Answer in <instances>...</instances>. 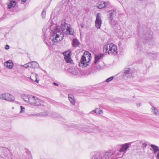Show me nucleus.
<instances>
[{
  "label": "nucleus",
  "instance_id": "31",
  "mask_svg": "<svg viewBox=\"0 0 159 159\" xmlns=\"http://www.w3.org/2000/svg\"><path fill=\"white\" fill-rule=\"evenodd\" d=\"M114 78V77L113 76L111 77L108 78H107L106 80V82L107 83L109 82L111 80H112Z\"/></svg>",
  "mask_w": 159,
  "mask_h": 159
},
{
  "label": "nucleus",
  "instance_id": "15",
  "mask_svg": "<svg viewBox=\"0 0 159 159\" xmlns=\"http://www.w3.org/2000/svg\"><path fill=\"white\" fill-rule=\"evenodd\" d=\"M68 98L70 102L73 105H74L75 103V101L74 95L71 94H69L68 95Z\"/></svg>",
  "mask_w": 159,
  "mask_h": 159
},
{
  "label": "nucleus",
  "instance_id": "9",
  "mask_svg": "<svg viewBox=\"0 0 159 159\" xmlns=\"http://www.w3.org/2000/svg\"><path fill=\"white\" fill-rule=\"evenodd\" d=\"M78 68L75 66H72L68 69V72L72 75H76L78 73Z\"/></svg>",
  "mask_w": 159,
  "mask_h": 159
},
{
  "label": "nucleus",
  "instance_id": "6",
  "mask_svg": "<svg viewBox=\"0 0 159 159\" xmlns=\"http://www.w3.org/2000/svg\"><path fill=\"white\" fill-rule=\"evenodd\" d=\"M110 16L109 17V19L110 20L111 24L112 25L115 29H116V26L118 25V24L117 23L116 21L115 22L114 21H113V19L115 17L116 15V12L115 10H111L110 11Z\"/></svg>",
  "mask_w": 159,
  "mask_h": 159
},
{
  "label": "nucleus",
  "instance_id": "4",
  "mask_svg": "<svg viewBox=\"0 0 159 159\" xmlns=\"http://www.w3.org/2000/svg\"><path fill=\"white\" fill-rule=\"evenodd\" d=\"M103 50L105 53H107L110 55H116L118 53L117 46L113 43H109L105 45Z\"/></svg>",
  "mask_w": 159,
  "mask_h": 159
},
{
  "label": "nucleus",
  "instance_id": "38",
  "mask_svg": "<svg viewBox=\"0 0 159 159\" xmlns=\"http://www.w3.org/2000/svg\"><path fill=\"white\" fill-rule=\"evenodd\" d=\"M156 157L157 159H159V152L157 154Z\"/></svg>",
  "mask_w": 159,
  "mask_h": 159
},
{
  "label": "nucleus",
  "instance_id": "10",
  "mask_svg": "<svg viewBox=\"0 0 159 159\" xmlns=\"http://www.w3.org/2000/svg\"><path fill=\"white\" fill-rule=\"evenodd\" d=\"M129 143H125L124 144L121 145H118V146H121V148L120 149V152H123L124 154L127 151V149L129 148Z\"/></svg>",
  "mask_w": 159,
  "mask_h": 159
},
{
  "label": "nucleus",
  "instance_id": "5",
  "mask_svg": "<svg viewBox=\"0 0 159 159\" xmlns=\"http://www.w3.org/2000/svg\"><path fill=\"white\" fill-rule=\"evenodd\" d=\"M91 59V54L88 51H85L82 56L80 62V66L85 68L88 65V63Z\"/></svg>",
  "mask_w": 159,
  "mask_h": 159
},
{
  "label": "nucleus",
  "instance_id": "40",
  "mask_svg": "<svg viewBox=\"0 0 159 159\" xmlns=\"http://www.w3.org/2000/svg\"><path fill=\"white\" fill-rule=\"evenodd\" d=\"M141 105V103H139L138 104H137V105L138 107H140Z\"/></svg>",
  "mask_w": 159,
  "mask_h": 159
},
{
  "label": "nucleus",
  "instance_id": "13",
  "mask_svg": "<svg viewBox=\"0 0 159 159\" xmlns=\"http://www.w3.org/2000/svg\"><path fill=\"white\" fill-rule=\"evenodd\" d=\"M108 4V2H106L101 1L98 3V7L99 9H102L107 6Z\"/></svg>",
  "mask_w": 159,
  "mask_h": 159
},
{
  "label": "nucleus",
  "instance_id": "37",
  "mask_svg": "<svg viewBox=\"0 0 159 159\" xmlns=\"http://www.w3.org/2000/svg\"><path fill=\"white\" fill-rule=\"evenodd\" d=\"M102 67L101 66H100L99 65V66H97V69H101Z\"/></svg>",
  "mask_w": 159,
  "mask_h": 159
},
{
  "label": "nucleus",
  "instance_id": "26",
  "mask_svg": "<svg viewBox=\"0 0 159 159\" xmlns=\"http://www.w3.org/2000/svg\"><path fill=\"white\" fill-rule=\"evenodd\" d=\"M96 114H102L103 112L102 110H101L99 108H97Z\"/></svg>",
  "mask_w": 159,
  "mask_h": 159
},
{
  "label": "nucleus",
  "instance_id": "41",
  "mask_svg": "<svg viewBox=\"0 0 159 159\" xmlns=\"http://www.w3.org/2000/svg\"><path fill=\"white\" fill-rule=\"evenodd\" d=\"M80 26L82 28H83L84 27V25L83 24H80Z\"/></svg>",
  "mask_w": 159,
  "mask_h": 159
},
{
  "label": "nucleus",
  "instance_id": "25",
  "mask_svg": "<svg viewBox=\"0 0 159 159\" xmlns=\"http://www.w3.org/2000/svg\"><path fill=\"white\" fill-rule=\"evenodd\" d=\"M130 71V68H126L124 69V72L125 74H128L129 73Z\"/></svg>",
  "mask_w": 159,
  "mask_h": 159
},
{
  "label": "nucleus",
  "instance_id": "8",
  "mask_svg": "<svg viewBox=\"0 0 159 159\" xmlns=\"http://www.w3.org/2000/svg\"><path fill=\"white\" fill-rule=\"evenodd\" d=\"M102 21L100 13H97L96 20L95 21V26L98 29H100L102 24Z\"/></svg>",
  "mask_w": 159,
  "mask_h": 159
},
{
  "label": "nucleus",
  "instance_id": "11",
  "mask_svg": "<svg viewBox=\"0 0 159 159\" xmlns=\"http://www.w3.org/2000/svg\"><path fill=\"white\" fill-rule=\"evenodd\" d=\"M114 155L113 153H111V152H106L104 155V158L103 159H114L113 157L112 156Z\"/></svg>",
  "mask_w": 159,
  "mask_h": 159
},
{
  "label": "nucleus",
  "instance_id": "30",
  "mask_svg": "<svg viewBox=\"0 0 159 159\" xmlns=\"http://www.w3.org/2000/svg\"><path fill=\"white\" fill-rule=\"evenodd\" d=\"M92 159H103L100 155L96 156L94 157H93Z\"/></svg>",
  "mask_w": 159,
  "mask_h": 159
},
{
  "label": "nucleus",
  "instance_id": "20",
  "mask_svg": "<svg viewBox=\"0 0 159 159\" xmlns=\"http://www.w3.org/2000/svg\"><path fill=\"white\" fill-rule=\"evenodd\" d=\"M147 54L148 57L151 59H153L155 58L156 56L159 55V53H154L151 52H148Z\"/></svg>",
  "mask_w": 159,
  "mask_h": 159
},
{
  "label": "nucleus",
  "instance_id": "7",
  "mask_svg": "<svg viewBox=\"0 0 159 159\" xmlns=\"http://www.w3.org/2000/svg\"><path fill=\"white\" fill-rule=\"evenodd\" d=\"M64 59L68 63L71 62L72 60L70 57L71 53L70 51H67L63 53Z\"/></svg>",
  "mask_w": 159,
  "mask_h": 159
},
{
  "label": "nucleus",
  "instance_id": "33",
  "mask_svg": "<svg viewBox=\"0 0 159 159\" xmlns=\"http://www.w3.org/2000/svg\"><path fill=\"white\" fill-rule=\"evenodd\" d=\"M21 66H23L25 68H28V67H30V64H29V63H28L27 64H25V65H22Z\"/></svg>",
  "mask_w": 159,
  "mask_h": 159
},
{
  "label": "nucleus",
  "instance_id": "14",
  "mask_svg": "<svg viewBox=\"0 0 159 159\" xmlns=\"http://www.w3.org/2000/svg\"><path fill=\"white\" fill-rule=\"evenodd\" d=\"M104 56V55L102 53L95 55V61L94 63L95 64L97 63L98 62V61Z\"/></svg>",
  "mask_w": 159,
  "mask_h": 159
},
{
  "label": "nucleus",
  "instance_id": "3",
  "mask_svg": "<svg viewBox=\"0 0 159 159\" xmlns=\"http://www.w3.org/2000/svg\"><path fill=\"white\" fill-rule=\"evenodd\" d=\"M147 30L141 29L139 30V36L143 37V38L145 39L147 43H149L150 44H153L154 43L152 36L153 33L151 31H149L148 33H147Z\"/></svg>",
  "mask_w": 159,
  "mask_h": 159
},
{
  "label": "nucleus",
  "instance_id": "12",
  "mask_svg": "<svg viewBox=\"0 0 159 159\" xmlns=\"http://www.w3.org/2000/svg\"><path fill=\"white\" fill-rule=\"evenodd\" d=\"M4 65L5 67L9 69H11L13 66V63L11 60L5 62L4 63Z\"/></svg>",
  "mask_w": 159,
  "mask_h": 159
},
{
  "label": "nucleus",
  "instance_id": "18",
  "mask_svg": "<svg viewBox=\"0 0 159 159\" xmlns=\"http://www.w3.org/2000/svg\"><path fill=\"white\" fill-rule=\"evenodd\" d=\"M16 5V2L15 1H11L8 4V8L10 9L13 8Z\"/></svg>",
  "mask_w": 159,
  "mask_h": 159
},
{
  "label": "nucleus",
  "instance_id": "1",
  "mask_svg": "<svg viewBox=\"0 0 159 159\" xmlns=\"http://www.w3.org/2000/svg\"><path fill=\"white\" fill-rule=\"evenodd\" d=\"M51 28L48 29L46 27L43 28L42 30V38L45 43L49 46H51L55 43L57 42L62 39L63 34H61L60 29L66 35H73L74 32L70 25L66 23L64 21L61 22L60 26H57L56 28L52 31L50 38L48 40V35Z\"/></svg>",
  "mask_w": 159,
  "mask_h": 159
},
{
  "label": "nucleus",
  "instance_id": "34",
  "mask_svg": "<svg viewBox=\"0 0 159 159\" xmlns=\"http://www.w3.org/2000/svg\"><path fill=\"white\" fill-rule=\"evenodd\" d=\"M96 111H97V109L96 108L95 110H93L92 111H90V113L93 114V113H96V112H97Z\"/></svg>",
  "mask_w": 159,
  "mask_h": 159
},
{
  "label": "nucleus",
  "instance_id": "22",
  "mask_svg": "<svg viewBox=\"0 0 159 159\" xmlns=\"http://www.w3.org/2000/svg\"><path fill=\"white\" fill-rule=\"evenodd\" d=\"M33 116H47V114L45 112H40L33 115Z\"/></svg>",
  "mask_w": 159,
  "mask_h": 159
},
{
  "label": "nucleus",
  "instance_id": "23",
  "mask_svg": "<svg viewBox=\"0 0 159 159\" xmlns=\"http://www.w3.org/2000/svg\"><path fill=\"white\" fill-rule=\"evenodd\" d=\"M152 109L153 112V113L155 115H159V111L157 110L156 108L154 107H152Z\"/></svg>",
  "mask_w": 159,
  "mask_h": 159
},
{
  "label": "nucleus",
  "instance_id": "2",
  "mask_svg": "<svg viewBox=\"0 0 159 159\" xmlns=\"http://www.w3.org/2000/svg\"><path fill=\"white\" fill-rule=\"evenodd\" d=\"M21 98L26 102L34 106H45L46 103L39 98L26 94L21 95Z\"/></svg>",
  "mask_w": 159,
  "mask_h": 159
},
{
  "label": "nucleus",
  "instance_id": "32",
  "mask_svg": "<svg viewBox=\"0 0 159 159\" xmlns=\"http://www.w3.org/2000/svg\"><path fill=\"white\" fill-rule=\"evenodd\" d=\"M20 113H23L25 111V108L24 107L22 106H21L20 107Z\"/></svg>",
  "mask_w": 159,
  "mask_h": 159
},
{
  "label": "nucleus",
  "instance_id": "24",
  "mask_svg": "<svg viewBox=\"0 0 159 159\" xmlns=\"http://www.w3.org/2000/svg\"><path fill=\"white\" fill-rule=\"evenodd\" d=\"M120 152V150L118 152L116 155L115 156V157L116 158H118L121 157L123 156V154L121 155V152Z\"/></svg>",
  "mask_w": 159,
  "mask_h": 159
},
{
  "label": "nucleus",
  "instance_id": "28",
  "mask_svg": "<svg viewBox=\"0 0 159 159\" xmlns=\"http://www.w3.org/2000/svg\"><path fill=\"white\" fill-rule=\"evenodd\" d=\"M42 16L43 18H45L46 14V10L44 9L42 12Z\"/></svg>",
  "mask_w": 159,
  "mask_h": 159
},
{
  "label": "nucleus",
  "instance_id": "19",
  "mask_svg": "<svg viewBox=\"0 0 159 159\" xmlns=\"http://www.w3.org/2000/svg\"><path fill=\"white\" fill-rule=\"evenodd\" d=\"M150 146L152 148V150H153V152L155 154L159 152V148L157 146L152 144L150 145Z\"/></svg>",
  "mask_w": 159,
  "mask_h": 159
},
{
  "label": "nucleus",
  "instance_id": "39",
  "mask_svg": "<svg viewBox=\"0 0 159 159\" xmlns=\"http://www.w3.org/2000/svg\"><path fill=\"white\" fill-rule=\"evenodd\" d=\"M53 84L54 85L58 86V84H57V83L54 82L53 83Z\"/></svg>",
  "mask_w": 159,
  "mask_h": 159
},
{
  "label": "nucleus",
  "instance_id": "27",
  "mask_svg": "<svg viewBox=\"0 0 159 159\" xmlns=\"http://www.w3.org/2000/svg\"><path fill=\"white\" fill-rule=\"evenodd\" d=\"M8 99H9L10 100L8 101L13 102L14 101V98L13 95L10 94V96H8L7 98Z\"/></svg>",
  "mask_w": 159,
  "mask_h": 159
},
{
  "label": "nucleus",
  "instance_id": "17",
  "mask_svg": "<svg viewBox=\"0 0 159 159\" xmlns=\"http://www.w3.org/2000/svg\"><path fill=\"white\" fill-rule=\"evenodd\" d=\"M9 96H10V94L8 93H3L0 95V98L2 99L9 101L10 99L7 98V97Z\"/></svg>",
  "mask_w": 159,
  "mask_h": 159
},
{
  "label": "nucleus",
  "instance_id": "29",
  "mask_svg": "<svg viewBox=\"0 0 159 159\" xmlns=\"http://www.w3.org/2000/svg\"><path fill=\"white\" fill-rule=\"evenodd\" d=\"M34 76H35V78L34 79H34H32V78H31L32 76H30V79L31 80H33V81H34L35 82H36L37 83H39V80H37V76H38V75L37 74H35Z\"/></svg>",
  "mask_w": 159,
  "mask_h": 159
},
{
  "label": "nucleus",
  "instance_id": "16",
  "mask_svg": "<svg viewBox=\"0 0 159 159\" xmlns=\"http://www.w3.org/2000/svg\"><path fill=\"white\" fill-rule=\"evenodd\" d=\"M29 64H30V67L33 68H37L39 66V64L36 61H31Z\"/></svg>",
  "mask_w": 159,
  "mask_h": 159
},
{
  "label": "nucleus",
  "instance_id": "42",
  "mask_svg": "<svg viewBox=\"0 0 159 159\" xmlns=\"http://www.w3.org/2000/svg\"><path fill=\"white\" fill-rule=\"evenodd\" d=\"M27 0H21V1L23 2H25Z\"/></svg>",
  "mask_w": 159,
  "mask_h": 159
},
{
  "label": "nucleus",
  "instance_id": "35",
  "mask_svg": "<svg viewBox=\"0 0 159 159\" xmlns=\"http://www.w3.org/2000/svg\"><path fill=\"white\" fill-rule=\"evenodd\" d=\"M147 146V144L146 143H143L142 144V147L143 148H146Z\"/></svg>",
  "mask_w": 159,
  "mask_h": 159
},
{
  "label": "nucleus",
  "instance_id": "36",
  "mask_svg": "<svg viewBox=\"0 0 159 159\" xmlns=\"http://www.w3.org/2000/svg\"><path fill=\"white\" fill-rule=\"evenodd\" d=\"M9 46L8 45H6L5 47V48L7 49H8L9 48Z\"/></svg>",
  "mask_w": 159,
  "mask_h": 159
},
{
  "label": "nucleus",
  "instance_id": "21",
  "mask_svg": "<svg viewBox=\"0 0 159 159\" xmlns=\"http://www.w3.org/2000/svg\"><path fill=\"white\" fill-rule=\"evenodd\" d=\"M79 44L80 43L76 39H74L72 40V45L73 47H76L79 46Z\"/></svg>",
  "mask_w": 159,
  "mask_h": 159
}]
</instances>
